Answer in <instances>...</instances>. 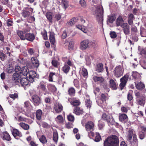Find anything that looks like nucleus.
<instances>
[{
  "mask_svg": "<svg viewBox=\"0 0 146 146\" xmlns=\"http://www.w3.org/2000/svg\"><path fill=\"white\" fill-rule=\"evenodd\" d=\"M124 70L120 65L116 66L114 69L113 73L114 76L116 78H119L123 74Z\"/></svg>",
  "mask_w": 146,
  "mask_h": 146,
  "instance_id": "423d86ee",
  "label": "nucleus"
},
{
  "mask_svg": "<svg viewBox=\"0 0 146 146\" xmlns=\"http://www.w3.org/2000/svg\"><path fill=\"white\" fill-rule=\"evenodd\" d=\"M128 77L129 75L127 74L120 79L121 83L119 85V87L121 90L125 86Z\"/></svg>",
  "mask_w": 146,
  "mask_h": 146,
  "instance_id": "f8f14e48",
  "label": "nucleus"
},
{
  "mask_svg": "<svg viewBox=\"0 0 146 146\" xmlns=\"http://www.w3.org/2000/svg\"><path fill=\"white\" fill-rule=\"evenodd\" d=\"M56 121L58 123L62 124L64 121V119L61 115H58L55 119Z\"/></svg>",
  "mask_w": 146,
  "mask_h": 146,
  "instance_id": "7c9ffc66",
  "label": "nucleus"
},
{
  "mask_svg": "<svg viewBox=\"0 0 146 146\" xmlns=\"http://www.w3.org/2000/svg\"><path fill=\"white\" fill-rule=\"evenodd\" d=\"M110 86L113 90H116L117 88V85L115 81L113 79H111L110 81Z\"/></svg>",
  "mask_w": 146,
  "mask_h": 146,
  "instance_id": "c756f323",
  "label": "nucleus"
},
{
  "mask_svg": "<svg viewBox=\"0 0 146 146\" xmlns=\"http://www.w3.org/2000/svg\"><path fill=\"white\" fill-rule=\"evenodd\" d=\"M108 19L109 22L110 23H112L115 19L114 16H108Z\"/></svg>",
  "mask_w": 146,
  "mask_h": 146,
  "instance_id": "6e6d98bb",
  "label": "nucleus"
},
{
  "mask_svg": "<svg viewBox=\"0 0 146 146\" xmlns=\"http://www.w3.org/2000/svg\"><path fill=\"white\" fill-rule=\"evenodd\" d=\"M2 139L3 140H5L7 141H10L11 139L10 135L7 131L3 133Z\"/></svg>",
  "mask_w": 146,
  "mask_h": 146,
  "instance_id": "cd10ccee",
  "label": "nucleus"
},
{
  "mask_svg": "<svg viewBox=\"0 0 146 146\" xmlns=\"http://www.w3.org/2000/svg\"><path fill=\"white\" fill-rule=\"evenodd\" d=\"M68 100L72 105L74 106H79L80 104L79 100L76 98L68 99Z\"/></svg>",
  "mask_w": 146,
  "mask_h": 146,
  "instance_id": "dca6fc26",
  "label": "nucleus"
},
{
  "mask_svg": "<svg viewBox=\"0 0 146 146\" xmlns=\"http://www.w3.org/2000/svg\"><path fill=\"white\" fill-rule=\"evenodd\" d=\"M79 3L81 6L83 7H85L86 6V2L84 0H80Z\"/></svg>",
  "mask_w": 146,
  "mask_h": 146,
  "instance_id": "338daca9",
  "label": "nucleus"
},
{
  "mask_svg": "<svg viewBox=\"0 0 146 146\" xmlns=\"http://www.w3.org/2000/svg\"><path fill=\"white\" fill-rule=\"evenodd\" d=\"M135 93L136 96L137 104L141 106H143L145 103V97L139 92H135Z\"/></svg>",
  "mask_w": 146,
  "mask_h": 146,
  "instance_id": "20e7f679",
  "label": "nucleus"
},
{
  "mask_svg": "<svg viewBox=\"0 0 146 146\" xmlns=\"http://www.w3.org/2000/svg\"><path fill=\"white\" fill-rule=\"evenodd\" d=\"M123 20L121 16H119L117 19L116 21V25L117 26H120L123 23Z\"/></svg>",
  "mask_w": 146,
  "mask_h": 146,
  "instance_id": "393cba45",
  "label": "nucleus"
},
{
  "mask_svg": "<svg viewBox=\"0 0 146 146\" xmlns=\"http://www.w3.org/2000/svg\"><path fill=\"white\" fill-rule=\"evenodd\" d=\"M96 70L98 72H102L103 70V65L102 63L98 64L97 66Z\"/></svg>",
  "mask_w": 146,
  "mask_h": 146,
  "instance_id": "72a5a7b5",
  "label": "nucleus"
},
{
  "mask_svg": "<svg viewBox=\"0 0 146 146\" xmlns=\"http://www.w3.org/2000/svg\"><path fill=\"white\" fill-rule=\"evenodd\" d=\"M97 46V43L95 41H90L89 47H91L95 48Z\"/></svg>",
  "mask_w": 146,
  "mask_h": 146,
  "instance_id": "8fccbe9b",
  "label": "nucleus"
},
{
  "mask_svg": "<svg viewBox=\"0 0 146 146\" xmlns=\"http://www.w3.org/2000/svg\"><path fill=\"white\" fill-rule=\"evenodd\" d=\"M30 14L31 13L27 11H24L22 13V15L25 17H28Z\"/></svg>",
  "mask_w": 146,
  "mask_h": 146,
  "instance_id": "603ef678",
  "label": "nucleus"
},
{
  "mask_svg": "<svg viewBox=\"0 0 146 146\" xmlns=\"http://www.w3.org/2000/svg\"><path fill=\"white\" fill-rule=\"evenodd\" d=\"M140 35L142 37H146V30L143 28H141Z\"/></svg>",
  "mask_w": 146,
  "mask_h": 146,
  "instance_id": "49530a36",
  "label": "nucleus"
},
{
  "mask_svg": "<svg viewBox=\"0 0 146 146\" xmlns=\"http://www.w3.org/2000/svg\"><path fill=\"white\" fill-rule=\"evenodd\" d=\"M127 141L130 142L132 139V137H133V138L134 137H137L135 131L133 129L130 128L129 129L127 133Z\"/></svg>",
  "mask_w": 146,
  "mask_h": 146,
  "instance_id": "0eeeda50",
  "label": "nucleus"
},
{
  "mask_svg": "<svg viewBox=\"0 0 146 146\" xmlns=\"http://www.w3.org/2000/svg\"><path fill=\"white\" fill-rule=\"evenodd\" d=\"M55 75V73L53 72L50 73L48 76V80L50 82L53 81V76Z\"/></svg>",
  "mask_w": 146,
  "mask_h": 146,
  "instance_id": "69168bd1",
  "label": "nucleus"
},
{
  "mask_svg": "<svg viewBox=\"0 0 146 146\" xmlns=\"http://www.w3.org/2000/svg\"><path fill=\"white\" fill-rule=\"evenodd\" d=\"M134 16L132 13L129 15L128 16V23L130 25H131L133 24Z\"/></svg>",
  "mask_w": 146,
  "mask_h": 146,
  "instance_id": "473e14b6",
  "label": "nucleus"
},
{
  "mask_svg": "<svg viewBox=\"0 0 146 146\" xmlns=\"http://www.w3.org/2000/svg\"><path fill=\"white\" fill-rule=\"evenodd\" d=\"M103 9L102 6L100 5L96 7L95 10V15L99 22L102 23L103 21Z\"/></svg>",
  "mask_w": 146,
  "mask_h": 146,
  "instance_id": "7ed1b4c3",
  "label": "nucleus"
},
{
  "mask_svg": "<svg viewBox=\"0 0 146 146\" xmlns=\"http://www.w3.org/2000/svg\"><path fill=\"white\" fill-rule=\"evenodd\" d=\"M68 92L70 96H73L75 94V90L73 88H70L68 91Z\"/></svg>",
  "mask_w": 146,
  "mask_h": 146,
  "instance_id": "3c124183",
  "label": "nucleus"
},
{
  "mask_svg": "<svg viewBox=\"0 0 146 146\" xmlns=\"http://www.w3.org/2000/svg\"><path fill=\"white\" fill-rule=\"evenodd\" d=\"M51 63L52 65L55 67H57L58 65V61L55 60H52Z\"/></svg>",
  "mask_w": 146,
  "mask_h": 146,
  "instance_id": "052dcab7",
  "label": "nucleus"
},
{
  "mask_svg": "<svg viewBox=\"0 0 146 146\" xmlns=\"http://www.w3.org/2000/svg\"><path fill=\"white\" fill-rule=\"evenodd\" d=\"M42 113V111L41 110L39 109L36 111V116L37 119L38 120H40L41 119Z\"/></svg>",
  "mask_w": 146,
  "mask_h": 146,
  "instance_id": "c85d7f7f",
  "label": "nucleus"
},
{
  "mask_svg": "<svg viewBox=\"0 0 146 146\" xmlns=\"http://www.w3.org/2000/svg\"><path fill=\"white\" fill-rule=\"evenodd\" d=\"M19 111L20 112H22L23 113L25 114V115L28 117H30L31 115L34 113V111L32 107L31 108V110L29 109H27L26 111L23 108H19Z\"/></svg>",
  "mask_w": 146,
  "mask_h": 146,
  "instance_id": "6e6552de",
  "label": "nucleus"
},
{
  "mask_svg": "<svg viewBox=\"0 0 146 146\" xmlns=\"http://www.w3.org/2000/svg\"><path fill=\"white\" fill-rule=\"evenodd\" d=\"M28 70L27 67L21 68L19 66V74L26 76V77L29 78V81L32 83L34 81V78L36 76V73L34 71H28Z\"/></svg>",
  "mask_w": 146,
  "mask_h": 146,
  "instance_id": "f257e3e1",
  "label": "nucleus"
},
{
  "mask_svg": "<svg viewBox=\"0 0 146 146\" xmlns=\"http://www.w3.org/2000/svg\"><path fill=\"white\" fill-rule=\"evenodd\" d=\"M70 68V67L68 65L65 64L62 67V70L64 73L66 74L69 72Z\"/></svg>",
  "mask_w": 146,
  "mask_h": 146,
  "instance_id": "f704fd0d",
  "label": "nucleus"
},
{
  "mask_svg": "<svg viewBox=\"0 0 146 146\" xmlns=\"http://www.w3.org/2000/svg\"><path fill=\"white\" fill-rule=\"evenodd\" d=\"M32 65L35 68H37L39 66L38 61L36 58L32 57L31 58Z\"/></svg>",
  "mask_w": 146,
  "mask_h": 146,
  "instance_id": "aec40b11",
  "label": "nucleus"
},
{
  "mask_svg": "<svg viewBox=\"0 0 146 146\" xmlns=\"http://www.w3.org/2000/svg\"><path fill=\"white\" fill-rule=\"evenodd\" d=\"M132 76L135 79H137L140 76L139 74L137 72H133L132 73Z\"/></svg>",
  "mask_w": 146,
  "mask_h": 146,
  "instance_id": "13d9d810",
  "label": "nucleus"
},
{
  "mask_svg": "<svg viewBox=\"0 0 146 146\" xmlns=\"http://www.w3.org/2000/svg\"><path fill=\"white\" fill-rule=\"evenodd\" d=\"M41 34L44 40H46L47 39L48 37L47 34V32L45 30H44L43 31H42L41 33Z\"/></svg>",
  "mask_w": 146,
  "mask_h": 146,
  "instance_id": "864d4df0",
  "label": "nucleus"
},
{
  "mask_svg": "<svg viewBox=\"0 0 146 146\" xmlns=\"http://www.w3.org/2000/svg\"><path fill=\"white\" fill-rule=\"evenodd\" d=\"M32 100L35 106H38L41 103V99L37 95H35L33 96Z\"/></svg>",
  "mask_w": 146,
  "mask_h": 146,
  "instance_id": "2eb2a0df",
  "label": "nucleus"
},
{
  "mask_svg": "<svg viewBox=\"0 0 146 146\" xmlns=\"http://www.w3.org/2000/svg\"><path fill=\"white\" fill-rule=\"evenodd\" d=\"M24 107L26 108L27 109H29V110H31V107L33 109V107L31 105L29 101L25 102L24 103Z\"/></svg>",
  "mask_w": 146,
  "mask_h": 146,
  "instance_id": "ea45409f",
  "label": "nucleus"
},
{
  "mask_svg": "<svg viewBox=\"0 0 146 146\" xmlns=\"http://www.w3.org/2000/svg\"><path fill=\"white\" fill-rule=\"evenodd\" d=\"M19 36L22 40H25L26 39V34L23 31L19 32Z\"/></svg>",
  "mask_w": 146,
  "mask_h": 146,
  "instance_id": "e433bc0d",
  "label": "nucleus"
},
{
  "mask_svg": "<svg viewBox=\"0 0 146 146\" xmlns=\"http://www.w3.org/2000/svg\"><path fill=\"white\" fill-rule=\"evenodd\" d=\"M74 46V44L73 42H70L69 43L68 45V49L69 50H71L73 49Z\"/></svg>",
  "mask_w": 146,
  "mask_h": 146,
  "instance_id": "774afa93",
  "label": "nucleus"
},
{
  "mask_svg": "<svg viewBox=\"0 0 146 146\" xmlns=\"http://www.w3.org/2000/svg\"><path fill=\"white\" fill-rule=\"evenodd\" d=\"M67 57H63L62 58V60L63 61H64L65 62H66V59H68L67 61V64L68 65V66H71L72 65V63L71 62V61L69 60V59H68Z\"/></svg>",
  "mask_w": 146,
  "mask_h": 146,
  "instance_id": "5fc2aeb1",
  "label": "nucleus"
},
{
  "mask_svg": "<svg viewBox=\"0 0 146 146\" xmlns=\"http://www.w3.org/2000/svg\"><path fill=\"white\" fill-rule=\"evenodd\" d=\"M74 83L75 86L77 88H79L80 86L79 84V81L77 79H74Z\"/></svg>",
  "mask_w": 146,
  "mask_h": 146,
  "instance_id": "e2e57ef3",
  "label": "nucleus"
},
{
  "mask_svg": "<svg viewBox=\"0 0 146 146\" xmlns=\"http://www.w3.org/2000/svg\"><path fill=\"white\" fill-rule=\"evenodd\" d=\"M121 27L123 28V32L125 35L129 33V27L127 23H123Z\"/></svg>",
  "mask_w": 146,
  "mask_h": 146,
  "instance_id": "a211bd4d",
  "label": "nucleus"
},
{
  "mask_svg": "<svg viewBox=\"0 0 146 146\" xmlns=\"http://www.w3.org/2000/svg\"><path fill=\"white\" fill-rule=\"evenodd\" d=\"M77 18L74 17L70 19L68 23L69 25L72 26L73 25L77 22Z\"/></svg>",
  "mask_w": 146,
  "mask_h": 146,
  "instance_id": "79ce46f5",
  "label": "nucleus"
},
{
  "mask_svg": "<svg viewBox=\"0 0 146 146\" xmlns=\"http://www.w3.org/2000/svg\"><path fill=\"white\" fill-rule=\"evenodd\" d=\"M12 133L15 138L18 139V130L16 129H13L12 131Z\"/></svg>",
  "mask_w": 146,
  "mask_h": 146,
  "instance_id": "a19ab883",
  "label": "nucleus"
},
{
  "mask_svg": "<svg viewBox=\"0 0 146 146\" xmlns=\"http://www.w3.org/2000/svg\"><path fill=\"white\" fill-rule=\"evenodd\" d=\"M53 138L54 141L56 143L58 139V135L57 131L53 132Z\"/></svg>",
  "mask_w": 146,
  "mask_h": 146,
  "instance_id": "4c0bfd02",
  "label": "nucleus"
},
{
  "mask_svg": "<svg viewBox=\"0 0 146 146\" xmlns=\"http://www.w3.org/2000/svg\"><path fill=\"white\" fill-rule=\"evenodd\" d=\"M68 120L70 121H73L74 119V118L73 115H72L71 114H70L67 116Z\"/></svg>",
  "mask_w": 146,
  "mask_h": 146,
  "instance_id": "0e129e2a",
  "label": "nucleus"
},
{
  "mask_svg": "<svg viewBox=\"0 0 146 146\" xmlns=\"http://www.w3.org/2000/svg\"><path fill=\"white\" fill-rule=\"evenodd\" d=\"M139 138L141 139H143L145 137L146 134L143 131H140L139 133Z\"/></svg>",
  "mask_w": 146,
  "mask_h": 146,
  "instance_id": "bf43d9fd",
  "label": "nucleus"
},
{
  "mask_svg": "<svg viewBox=\"0 0 146 146\" xmlns=\"http://www.w3.org/2000/svg\"><path fill=\"white\" fill-rule=\"evenodd\" d=\"M106 96L105 94H102L101 95L100 99L96 101L98 104L100 106L103 108L106 104Z\"/></svg>",
  "mask_w": 146,
  "mask_h": 146,
  "instance_id": "1a4fd4ad",
  "label": "nucleus"
},
{
  "mask_svg": "<svg viewBox=\"0 0 146 146\" xmlns=\"http://www.w3.org/2000/svg\"><path fill=\"white\" fill-rule=\"evenodd\" d=\"M49 39L52 44H54L56 42L55 38V34L54 32H51L49 33Z\"/></svg>",
  "mask_w": 146,
  "mask_h": 146,
  "instance_id": "5701e85b",
  "label": "nucleus"
},
{
  "mask_svg": "<svg viewBox=\"0 0 146 146\" xmlns=\"http://www.w3.org/2000/svg\"><path fill=\"white\" fill-rule=\"evenodd\" d=\"M37 89L40 91H46V85L44 82L42 81L38 85Z\"/></svg>",
  "mask_w": 146,
  "mask_h": 146,
  "instance_id": "6ab92c4d",
  "label": "nucleus"
},
{
  "mask_svg": "<svg viewBox=\"0 0 146 146\" xmlns=\"http://www.w3.org/2000/svg\"><path fill=\"white\" fill-rule=\"evenodd\" d=\"M82 75L84 76H87L88 74L87 71L86 69L83 68H82Z\"/></svg>",
  "mask_w": 146,
  "mask_h": 146,
  "instance_id": "680f3d73",
  "label": "nucleus"
},
{
  "mask_svg": "<svg viewBox=\"0 0 146 146\" xmlns=\"http://www.w3.org/2000/svg\"><path fill=\"white\" fill-rule=\"evenodd\" d=\"M90 41L88 39L83 40L81 42L80 48L82 50H85L89 47Z\"/></svg>",
  "mask_w": 146,
  "mask_h": 146,
  "instance_id": "9b49d317",
  "label": "nucleus"
},
{
  "mask_svg": "<svg viewBox=\"0 0 146 146\" xmlns=\"http://www.w3.org/2000/svg\"><path fill=\"white\" fill-rule=\"evenodd\" d=\"M61 3L63 5V8L65 10L68 6V1L66 0H62Z\"/></svg>",
  "mask_w": 146,
  "mask_h": 146,
  "instance_id": "09e8293b",
  "label": "nucleus"
},
{
  "mask_svg": "<svg viewBox=\"0 0 146 146\" xmlns=\"http://www.w3.org/2000/svg\"><path fill=\"white\" fill-rule=\"evenodd\" d=\"M87 99L86 101V105L87 108H90L92 105V102L90 100L89 97L86 96Z\"/></svg>",
  "mask_w": 146,
  "mask_h": 146,
  "instance_id": "58836bf2",
  "label": "nucleus"
},
{
  "mask_svg": "<svg viewBox=\"0 0 146 146\" xmlns=\"http://www.w3.org/2000/svg\"><path fill=\"white\" fill-rule=\"evenodd\" d=\"M94 125V124L92 121H89L86 123L85 127L86 130L89 131L93 129Z\"/></svg>",
  "mask_w": 146,
  "mask_h": 146,
  "instance_id": "f3484780",
  "label": "nucleus"
},
{
  "mask_svg": "<svg viewBox=\"0 0 146 146\" xmlns=\"http://www.w3.org/2000/svg\"><path fill=\"white\" fill-rule=\"evenodd\" d=\"M93 80L95 82H99L101 83V85L104 86H106L107 85V83L104 80V78L102 77L94 76Z\"/></svg>",
  "mask_w": 146,
  "mask_h": 146,
  "instance_id": "4468645a",
  "label": "nucleus"
},
{
  "mask_svg": "<svg viewBox=\"0 0 146 146\" xmlns=\"http://www.w3.org/2000/svg\"><path fill=\"white\" fill-rule=\"evenodd\" d=\"M102 119L106 121L109 125H113L115 123L113 117L110 115L106 113H104L102 114Z\"/></svg>",
  "mask_w": 146,
  "mask_h": 146,
  "instance_id": "39448f33",
  "label": "nucleus"
},
{
  "mask_svg": "<svg viewBox=\"0 0 146 146\" xmlns=\"http://www.w3.org/2000/svg\"><path fill=\"white\" fill-rule=\"evenodd\" d=\"M101 139V137L99 133H96V136L94 140V141L96 142L99 141Z\"/></svg>",
  "mask_w": 146,
  "mask_h": 146,
  "instance_id": "4d7b16f0",
  "label": "nucleus"
},
{
  "mask_svg": "<svg viewBox=\"0 0 146 146\" xmlns=\"http://www.w3.org/2000/svg\"><path fill=\"white\" fill-rule=\"evenodd\" d=\"M83 112V111L82 110H80L79 107H76L75 108L74 113L76 115H79L82 114Z\"/></svg>",
  "mask_w": 146,
  "mask_h": 146,
  "instance_id": "c9c22d12",
  "label": "nucleus"
},
{
  "mask_svg": "<svg viewBox=\"0 0 146 146\" xmlns=\"http://www.w3.org/2000/svg\"><path fill=\"white\" fill-rule=\"evenodd\" d=\"M14 73L12 77V80L13 82L17 85L18 82V66H17L15 67Z\"/></svg>",
  "mask_w": 146,
  "mask_h": 146,
  "instance_id": "ddd939ff",
  "label": "nucleus"
},
{
  "mask_svg": "<svg viewBox=\"0 0 146 146\" xmlns=\"http://www.w3.org/2000/svg\"><path fill=\"white\" fill-rule=\"evenodd\" d=\"M104 146H119V139L115 135L108 137L104 143Z\"/></svg>",
  "mask_w": 146,
  "mask_h": 146,
  "instance_id": "f03ea898",
  "label": "nucleus"
},
{
  "mask_svg": "<svg viewBox=\"0 0 146 146\" xmlns=\"http://www.w3.org/2000/svg\"><path fill=\"white\" fill-rule=\"evenodd\" d=\"M138 140L137 137H134L133 138V141L131 142L132 146H137Z\"/></svg>",
  "mask_w": 146,
  "mask_h": 146,
  "instance_id": "de8ad7c7",
  "label": "nucleus"
},
{
  "mask_svg": "<svg viewBox=\"0 0 146 146\" xmlns=\"http://www.w3.org/2000/svg\"><path fill=\"white\" fill-rule=\"evenodd\" d=\"M22 75V74L21 75L20 74L19 75V79H20V84L22 86L25 87V86H27L29 83V80L27 79L25 75H23V76L22 77L19 76Z\"/></svg>",
  "mask_w": 146,
  "mask_h": 146,
  "instance_id": "9d476101",
  "label": "nucleus"
},
{
  "mask_svg": "<svg viewBox=\"0 0 146 146\" xmlns=\"http://www.w3.org/2000/svg\"><path fill=\"white\" fill-rule=\"evenodd\" d=\"M53 13L50 12H47L46 14V17L50 22H52Z\"/></svg>",
  "mask_w": 146,
  "mask_h": 146,
  "instance_id": "2f4dec72",
  "label": "nucleus"
},
{
  "mask_svg": "<svg viewBox=\"0 0 146 146\" xmlns=\"http://www.w3.org/2000/svg\"><path fill=\"white\" fill-rule=\"evenodd\" d=\"M54 109L56 112L57 113L60 112L63 110V107L61 104H56L54 106Z\"/></svg>",
  "mask_w": 146,
  "mask_h": 146,
  "instance_id": "412c9836",
  "label": "nucleus"
},
{
  "mask_svg": "<svg viewBox=\"0 0 146 146\" xmlns=\"http://www.w3.org/2000/svg\"><path fill=\"white\" fill-rule=\"evenodd\" d=\"M136 87L137 89L140 90H145V85L143 83L141 82L135 84Z\"/></svg>",
  "mask_w": 146,
  "mask_h": 146,
  "instance_id": "b1692460",
  "label": "nucleus"
},
{
  "mask_svg": "<svg viewBox=\"0 0 146 146\" xmlns=\"http://www.w3.org/2000/svg\"><path fill=\"white\" fill-rule=\"evenodd\" d=\"M93 59V57L90 54H87L86 56V64L87 65H89L91 63L92 60Z\"/></svg>",
  "mask_w": 146,
  "mask_h": 146,
  "instance_id": "bb28decb",
  "label": "nucleus"
},
{
  "mask_svg": "<svg viewBox=\"0 0 146 146\" xmlns=\"http://www.w3.org/2000/svg\"><path fill=\"white\" fill-rule=\"evenodd\" d=\"M133 90H129L127 94V99L131 101L133 98L132 96Z\"/></svg>",
  "mask_w": 146,
  "mask_h": 146,
  "instance_id": "a18cd8bd",
  "label": "nucleus"
},
{
  "mask_svg": "<svg viewBox=\"0 0 146 146\" xmlns=\"http://www.w3.org/2000/svg\"><path fill=\"white\" fill-rule=\"evenodd\" d=\"M26 39L28 40L33 41L35 39V36L34 34L33 33H26Z\"/></svg>",
  "mask_w": 146,
  "mask_h": 146,
  "instance_id": "a878e982",
  "label": "nucleus"
},
{
  "mask_svg": "<svg viewBox=\"0 0 146 146\" xmlns=\"http://www.w3.org/2000/svg\"><path fill=\"white\" fill-rule=\"evenodd\" d=\"M39 140L43 144H45L47 142L46 137L44 135H42L41 137L39 138Z\"/></svg>",
  "mask_w": 146,
  "mask_h": 146,
  "instance_id": "37998d69",
  "label": "nucleus"
},
{
  "mask_svg": "<svg viewBox=\"0 0 146 146\" xmlns=\"http://www.w3.org/2000/svg\"><path fill=\"white\" fill-rule=\"evenodd\" d=\"M19 125L21 127L25 130H27L29 129V125L24 123H20Z\"/></svg>",
  "mask_w": 146,
  "mask_h": 146,
  "instance_id": "c03bdc74",
  "label": "nucleus"
},
{
  "mask_svg": "<svg viewBox=\"0 0 146 146\" xmlns=\"http://www.w3.org/2000/svg\"><path fill=\"white\" fill-rule=\"evenodd\" d=\"M119 119L120 121L124 122L128 121V117L126 114L119 113Z\"/></svg>",
  "mask_w": 146,
  "mask_h": 146,
  "instance_id": "4be33fe9",
  "label": "nucleus"
}]
</instances>
